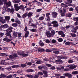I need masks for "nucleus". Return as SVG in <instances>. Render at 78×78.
Returning a JSON list of instances; mask_svg holds the SVG:
<instances>
[{
  "label": "nucleus",
  "instance_id": "nucleus-46",
  "mask_svg": "<svg viewBox=\"0 0 78 78\" xmlns=\"http://www.w3.org/2000/svg\"><path fill=\"white\" fill-rule=\"evenodd\" d=\"M39 19L41 20H44V17L43 16L40 17L39 18Z\"/></svg>",
  "mask_w": 78,
  "mask_h": 78
},
{
  "label": "nucleus",
  "instance_id": "nucleus-44",
  "mask_svg": "<svg viewBox=\"0 0 78 78\" xmlns=\"http://www.w3.org/2000/svg\"><path fill=\"white\" fill-rule=\"evenodd\" d=\"M46 52L49 53L50 52H51V50H50V49H47L46 50Z\"/></svg>",
  "mask_w": 78,
  "mask_h": 78
},
{
  "label": "nucleus",
  "instance_id": "nucleus-12",
  "mask_svg": "<svg viewBox=\"0 0 78 78\" xmlns=\"http://www.w3.org/2000/svg\"><path fill=\"white\" fill-rule=\"evenodd\" d=\"M28 14V13L26 12L22 16V17L23 19H25L26 17L27 16V14Z\"/></svg>",
  "mask_w": 78,
  "mask_h": 78
},
{
  "label": "nucleus",
  "instance_id": "nucleus-41",
  "mask_svg": "<svg viewBox=\"0 0 78 78\" xmlns=\"http://www.w3.org/2000/svg\"><path fill=\"white\" fill-rule=\"evenodd\" d=\"M17 24L16 23H15L12 24V26H13V27H17Z\"/></svg>",
  "mask_w": 78,
  "mask_h": 78
},
{
  "label": "nucleus",
  "instance_id": "nucleus-57",
  "mask_svg": "<svg viewBox=\"0 0 78 78\" xmlns=\"http://www.w3.org/2000/svg\"><path fill=\"white\" fill-rule=\"evenodd\" d=\"M61 74H55V76H60Z\"/></svg>",
  "mask_w": 78,
  "mask_h": 78
},
{
  "label": "nucleus",
  "instance_id": "nucleus-8",
  "mask_svg": "<svg viewBox=\"0 0 78 78\" xmlns=\"http://www.w3.org/2000/svg\"><path fill=\"white\" fill-rule=\"evenodd\" d=\"M45 34H46V35H47L48 37H51V35L50 33V31H46V32H45Z\"/></svg>",
  "mask_w": 78,
  "mask_h": 78
},
{
  "label": "nucleus",
  "instance_id": "nucleus-60",
  "mask_svg": "<svg viewBox=\"0 0 78 78\" xmlns=\"http://www.w3.org/2000/svg\"><path fill=\"white\" fill-rule=\"evenodd\" d=\"M69 11H73V9L72 8H70L69 9Z\"/></svg>",
  "mask_w": 78,
  "mask_h": 78
},
{
  "label": "nucleus",
  "instance_id": "nucleus-39",
  "mask_svg": "<svg viewBox=\"0 0 78 78\" xmlns=\"http://www.w3.org/2000/svg\"><path fill=\"white\" fill-rule=\"evenodd\" d=\"M26 76L27 77H28V78H33V76L31 75H27Z\"/></svg>",
  "mask_w": 78,
  "mask_h": 78
},
{
  "label": "nucleus",
  "instance_id": "nucleus-30",
  "mask_svg": "<svg viewBox=\"0 0 78 78\" xmlns=\"http://www.w3.org/2000/svg\"><path fill=\"white\" fill-rule=\"evenodd\" d=\"M30 31H32V32H36L37 30L36 29H32L30 30Z\"/></svg>",
  "mask_w": 78,
  "mask_h": 78
},
{
  "label": "nucleus",
  "instance_id": "nucleus-7",
  "mask_svg": "<svg viewBox=\"0 0 78 78\" xmlns=\"http://www.w3.org/2000/svg\"><path fill=\"white\" fill-rule=\"evenodd\" d=\"M0 22H1L2 23H6V20L3 19V17H2L0 18Z\"/></svg>",
  "mask_w": 78,
  "mask_h": 78
},
{
  "label": "nucleus",
  "instance_id": "nucleus-53",
  "mask_svg": "<svg viewBox=\"0 0 78 78\" xmlns=\"http://www.w3.org/2000/svg\"><path fill=\"white\" fill-rule=\"evenodd\" d=\"M48 76V74H44V78H46V77H47Z\"/></svg>",
  "mask_w": 78,
  "mask_h": 78
},
{
  "label": "nucleus",
  "instance_id": "nucleus-34",
  "mask_svg": "<svg viewBox=\"0 0 78 78\" xmlns=\"http://www.w3.org/2000/svg\"><path fill=\"white\" fill-rule=\"evenodd\" d=\"M53 53L55 54H59V51H53Z\"/></svg>",
  "mask_w": 78,
  "mask_h": 78
},
{
  "label": "nucleus",
  "instance_id": "nucleus-3",
  "mask_svg": "<svg viewBox=\"0 0 78 78\" xmlns=\"http://www.w3.org/2000/svg\"><path fill=\"white\" fill-rule=\"evenodd\" d=\"M13 56L11 55H10L9 56V58L10 59H16V58L17 57V54H14L13 55Z\"/></svg>",
  "mask_w": 78,
  "mask_h": 78
},
{
  "label": "nucleus",
  "instance_id": "nucleus-49",
  "mask_svg": "<svg viewBox=\"0 0 78 78\" xmlns=\"http://www.w3.org/2000/svg\"><path fill=\"white\" fill-rule=\"evenodd\" d=\"M71 35L72 37H76V34H71Z\"/></svg>",
  "mask_w": 78,
  "mask_h": 78
},
{
  "label": "nucleus",
  "instance_id": "nucleus-43",
  "mask_svg": "<svg viewBox=\"0 0 78 78\" xmlns=\"http://www.w3.org/2000/svg\"><path fill=\"white\" fill-rule=\"evenodd\" d=\"M16 22L19 25H20L21 24V22H20V21L19 20H17L16 21Z\"/></svg>",
  "mask_w": 78,
  "mask_h": 78
},
{
  "label": "nucleus",
  "instance_id": "nucleus-61",
  "mask_svg": "<svg viewBox=\"0 0 78 78\" xmlns=\"http://www.w3.org/2000/svg\"><path fill=\"white\" fill-rule=\"evenodd\" d=\"M11 11V9H10L8 8L7 9V10H6L7 12H9V11Z\"/></svg>",
  "mask_w": 78,
  "mask_h": 78
},
{
  "label": "nucleus",
  "instance_id": "nucleus-25",
  "mask_svg": "<svg viewBox=\"0 0 78 78\" xmlns=\"http://www.w3.org/2000/svg\"><path fill=\"white\" fill-rule=\"evenodd\" d=\"M19 67V66L17 65H14L12 66V68H17Z\"/></svg>",
  "mask_w": 78,
  "mask_h": 78
},
{
  "label": "nucleus",
  "instance_id": "nucleus-13",
  "mask_svg": "<svg viewBox=\"0 0 78 78\" xmlns=\"http://www.w3.org/2000/svg\"><path fill=\"white\" fill-rule=\"evenodd\" d=\"M1 27H2V28H7L9 27V26L8 24H5L4 25H2Z\"/></svg>",
  "mask_w": 78,
  "mask_h": 78
},
{
  "label": "nucleus",
  "instance_id": "nucleus-22",
  "mask_svg": "<svg viewBox=\"0 0 78 78\" xmlns=\"http://www.w3.org/2000/svg\"><path fill=\"white\" fill-rule=\"evenodd\" d=\"M22 56L23 57H27L28 56V54H26L25 53H23V54L22 55Z\"/></svg>",
  "mask_w": 78,
  "mask_h": 78
},
{
  "label": "nucleus",
  "instance_id": "nucleus-9",
  "mask_svg": "<svg viewBox=\"0 0 78 78\" xmlns=\"http://www.w3.org/2000/svg\"><path fill=\"white\" fill-rule=\"evenodd\" d=\"M29 33L30 32H29V31H25V37H26V38L28 36Z\"/></svg>",
  "mask_w": 78,
  "mask_h": 78
},
{
  "label": "nucleus",
  "instance_id": "nucleus-51",
  "mask_svg": "<svg viewBox=\"0 0 78 78\" xmlns=\"http://www.w3.org/2000/svg\"><path fill=\"white\" fill-rule=\"evenodd\" d=\"M56 40L53 39L52 40V43H53V44H55V43H56Z\"/></svg>",
  "mask_w": 78,
  "mask_h": 78
},
{
  "label": "nucleus",
  "instance_id": "nucleus-20",
  "mask_svg": "<svg viewBox=\"0 0 78 78\" xmlns=\"http://www.w3.org/2000/svg\"><path fill=\"white\" fill-rule=\"evenodd\" d=\"M72 75H76V74H78V71H75L72 72Z\"/></svg>",
  "mask_w": 78,
  "mask_h": 78
},
{
  "label": "nucleus",
  "instance_id": "nucleus-27",
  "mask_svg": "<svg viewBox=\"0 0 78 78\" xmlns=\"http://www.w3.org/2000/svg\"><path fill=\"white\" fill-rule=\"evenodd\" d=\"M14 3H19L20 2V0H15L13 1Z\"/></svg>",
  "mask_w": 78,
  "mask_h": 78
},
{
  "label": "nucleus",
  "instance_id": "nucleus-6",
  "mask_svg": "<svg viewBox=\"0 0 78 78\" xmlns=\"http://www.w3.org/2000/svg\"><path fill=\"white\" fill-rule=\"evenodd\" d=\"M12 29H13V28L12 27H9L8 29L6 30L5 31H7V32H8V33H11V32H12Z\"/></svg>",
  "mask_w": 78,
  "mask_h": 78
},
{
  "label": "nucleus",
  "instance_id": "nucleus-2",
  "mask_svg": "<svg viewBox=\"0 0 78 78\" xmlns=\"http://www.w3.org/2000/svg\"><path fill=\"white\" fill-rule=\"evenodd\" d=\"M51 23L53 24L54 25L53 27H55V28H57L59 26V23H58L56 21H53Z\"/></svg>",
  "mask_w": 78,
  "mask_h": 78
},
{
  "label": "nucleus",
  "instance_id": "nucleus-42",
  "mask_svg": "<svg viewBox=\"0 0 78 78\" xmlns=\"http://www.w3.org/2000/svg\"><path fill=\"white\" fill-rule=\"evenodd\" d=\"M21 66L22 67H26L27 66V65L25 64H22L21 65Z\"/></svg>",
  "mask_w": 78,
  "mask_h": 78
},
{
  "label": "nucleus",
  "instance_id": "nucleus-28",
  "mask_svg": "<svg viewBox=\"0 0 78 78\" xmlns=\"http://www.w3.org/2000/svg\"><path fill=\"white\" fill-rule=\"evenodd\" d=\"M63 33L64 32H63L62 31H60L58 32V34L59 35H61L63 34Z\"/></svg>",
  "mask_w": 78,
  "mask_h": 78
},
{
  "label": "nucleus",
  "instance_id": "nucleus-1",
  "mask_svg": "<svg viewBox=\"0 0 78 78\" xmlns=\"http://www.w3.org/2000/svg\"><path fill=\"white\" fill-rule=\"evenodd\" d=\"M18 5H19V4H16L14 5L15 10L16 11H18L20 9L21 10H23V11H25V8L23 5H21L20 6H18Z\"/></svg>",
  "mask_w": 78,
  "mask_h": 78
},
{
  "label": "nucleus",
  "instance_id": "nucleus-50",
  "mask_svg": "<svg viewBox=\"0 0 78 78\" xmlns=\"http://www.w3.org/2000/svg\"><path fill=\"white\" fill-rule=\"evenodd\" d=\"M69 63H72L73 62V61L72 60H70L68 61Z\"/></svg>",
  "mask_w": 78,
  "mask_h": 78
},
{
  "label": "nucleus",
  "instance_id": "nucleus-47",
  "mask_svg": "<svg viewBox=\"0 0 78 78\" xmlns=\"http://www.w3.org/2000/svg\"><path fill=\"white\" fill-rule=\"evenodd\" d=\"M16 14L17 15V17H18L20 18H21V16H20V14L18 13H16Z\"/></svg>",
  "mask_w": 78,
  "mask_h": 78
},
{
  "label": "nucleus",
  "instance_id": "nucleus-14",
  "mask_svg": "<svg viewBox=\"0 0 78 78\" xmlns=\"http://www.w3.org/2000/svg\"><path fill=\"white\" fill-rule=\"evenodd\" d=\"M69 69H74L76 68V66L75 65H72L70 66V67H69Z\"/></svg>",
  "mask_w": 78,
  "mask_h": 78
},
{
  "label": "nucleus",
  "instance_id": "nucleus-26",
  "mask_svg": "<svg viewBox=\"0 0 78 78\" xmlns=\"http://www.w3.org/2000/svg\"><path fill=\"white\" fill-rule=\"evenodd\" d=\"M58 41L59 42H62L63 41V39H62V38H60L58 39Z\"/></svg>",
  "mask_w": 78,
  "mask_h": 78
},
{
  "label": "nucleus",
  "instance_id": "nucleus-52",
  "mask_svg": "<svg viewBox=\"0 0 78 78\" xmlns=\"http://www.w3.org/2000/svg\"><path fill=\"white\" fill-rule=\"evenodd\" d=\"M27 30H28V27H25L24 29V31H28Z\"/></svg>",
  "mask_w": 78,
  "mask_h": 78
},
{
  "label": "nucleus",
  "instance_id": "nucleus-63",
  "mask_svg": "<svg viewBox=\"0 0 78 78\" xmlns=\"http://www.w3.org/2000/svg\"><path fill=\"white\" fill-rule=\"evenodd\" d=\"M64 20V19H62L61 20H60L59 22L60 23H61L62 22H63Z\"/></svg>",
  "mask_w": 78,
  "mask_h": 78
},
{
  "label": "nucleus",
  "instance_id": "nucleus-5",
  "mask_svg": "<svg viewBox=\"0 0 78 78\" xmlns=\"http://www.w3.org/2000/svg\"><path fill=\"white\" fill-rule=\"evenodd\" d=\"M64 75L66 76H67L69 78H72V75L69 73H67L64 74Z\"/></svg>",
  "mask_w": 78,
  "mask_h": 78
},
{
  "label": "nucleus",
  "instance_id": "nucleus-62",
  "mask_svg": "<svg viewBox=\"0 0 78 78\" xmlns=\"http://www.w3.org/2000/svg\"><path fill=\"white\" fill-rule=\"evenodd\" d=\"M46 66H47V67H51V65L50 64H46Z\"/></svg>",
  "mask_w": 78,
  "mask_h": 78
},
{
  "label": "nucleus",
  "instance_id": "nucleus-31",
  "mask_svg": "<svg viewBox=\"0 0 78 78\" xmlns=\"http://www.w3.org/2000/svg\"><path fill=\"white\" fill-rule=\"evenodd\" d=\"M0 76H1V77H2L3 78H5L6 76V75L3 74H2L0 75Z\"/></svg>",
  "mask_w": 78,
  "mask_h": 78
},
{
  "label": "nucleus",
  "instance_id": "nucleus-32",
  "mask_svg": "<svg viewBox=\"0 0 78 78\" xmlns=\"http://www.w3.org/2000/svg\"><path fill=\"white\" fill-rule=\"evenodd\" d=\"M77 30L76 29V28H74L73 30H72L73 32L74 33H76V31Z\"/></svg>",
  "mask_w": 78,
  "mask_h": 78
},
{
  "label": "nucleus",
  "instance_id": "nucleus-16",
  "mask_svg": "<svg viewBox=\"0 0 78 78\" xmlns=\"http://www.w3.org/2000/svg\"><path fill=\"white\" fill-rule=\"evenodd\" d=\"M73 44L72 42H67L65 44L66 45H71V44Z\"/></svg>",
  "mask_w": 78,
  "mask_h": 78
},
{
  "label": "nucleus",
  "instance_id": "nucleus-29",
  "mask_svg": "<svg viewBox=\"0 0 78 78\" xmlns=\"http://www.w3.org/2000/svg\"><path fill=\"white\" fill-rule=\"evenodd\" d=\"M8 0H2V2H4L5 5H6L7 3Z\"/></svg>",
  "mask_w": 78,
  "mask_h": 78
},
{
  "label": "nucleus",
  "instance_id": "nucleus-37",
  "mask_svg": "<svg viewBox=\"0 0 78 78\" xmlns=\"http://www.w3.org/2000/svg\"><path fill=\"white\" fill-rule=\"evenodd\" d=\"M47 17V21H48L50 22V17L49 16H46Z\"/></svg>",
  "mask_w": 78,
  "mask_h": 78
},
{
  "label": "nucleus",
  "instance_id": "nucleus-17",
  "mask_svg": "<svg viewBox=\"0 0 78 78\" xmlns=\"http://www.w3.org/2000/svg\"><path fill=\"white\" fill-rule=\"evenodd\" d=\"M26 71L27 72H34V70H33L32 69H29L26 70Z\"/></svg>",
  "mask_w": 78,
  "mask_h": 78
},
{
  "label": "nucleus",
  "instance_id": "nucleus-23",
  "mask_svg": "<svg viewBox=\"0 0 78 78\" xmlns=\"http://www.w3.org/2000/svg\"><path fill=\"white\" fill-rule=\"evenodd\" d=\"M32 15H33L32 13L30 12L27 14V16L28 17H31Z\"/></svg>",
  "mask_w": 78,
  "mask_h": 78
},
{
  "label": "nucleus",
  "instance_id": "nucleus-56",
  "mask_svg": "<svg viewBox=\"0 0 78 78\" xmlns=\"http://www.w3.org/2000/svg\"><path fill=\"white\" fill-rule=\"evenodd\" d=\"M43 73L44 74H48V72L47 71H43Z\"/></svg>",
  "mask_w": 78,
  "mask_h": 78
},
{
  "label": "nucleus",
  "instance_id": "nucleus-21",
  "mask_svg": "<svg viewBox=\"0 0 78 78\" xmlns=\"http://www.w3.org/2000/svg\"><path fill=\"white\" fill-rule=\"evenodd\" d=\"M3 9V11H2V14H4L5 12L6 11V8L5 7H4L2 8Z\"/></svg>",
  "mask_w": 78,
  "mask_h": 78
},
{
  "label": "nucleus",
  "instance_id": "nucleus-11",
  "mask_svg": "<svg viewBox=\"0 0 78 78\" xmlns=\"http://www.w3.org/2000/svg\"><path fill=\"white\" fill-rule=\"evenodd\" d=\"M5 20L6 21H9L10 20V16H6L5 17Z\"/></svg>",
  "mask_w": 78,
  "mask_h": 78
},
{
  "label": "nucleus",
  "instance_id": "nucleus-58",
  "mask_svg": "<svg viewBox=\"0 0 78 78\" xmlns=\"http://www.w3.org/2000/svg\"><path fill=\"white\" fill-rule=\"evenodd\" d=\"M57 48H53L51 49V51H57Z\"/></svg>",
  "mask_w": 78,
  "mask_h": 78
},
{
  "label": "nucleus",
  "instance_id": "nucleus-4",
  "mask_svg": "<svg viewBox=\"0 0 78 78\" xmlns=\"http://www.w3.org/2000/svg\"><path fill=\"white\" fill-rule=\"evenodd\" d=\"M52 17L54 18H56L58 16V13L55 12H53L52 14Z\"/></svg>",
  "mask_w": 78,
  "mask_h": 78
},
{
  "label": "nucleus",
  "instance_id": "nucleus-35",
  "mask_svg": "<svg viewBox=\"0 0 78 78\" xmlns=\"http://www.w3.org/2000/svg\"><path fill=\"white\" fill-rule=\"evenodd\" d=\"M17 54H18V55H20V56H22L23 53L21 52H18L17 53Z\"/></svg>",
  "mask_w": 78,
  "mask_h": 78
},
{
  "label": "nucleus",
  "instance_id": "nucleus-19",
  "mask_svg": "<svg viewBox=\"0 0 78 78\" xmlns=\"http://www.w3.org/2000/svg\"><path fill=\"white\" fill-rule=\"evenodd\" d=\"M61 5L63 7H64V8H67L68 6L67 5L63 3H61Z\"/></svg>",
  "mask_w": 78,
  "mask_h": 78
},
{
  "label": "nucleus",
  "instance_id": "nucleus-33",
  "mask_svg": "<svg viewBox=\"0 0 78 78\" xmlns=\"http://www.w3.org/2000/svg\"><path fill=\"white\" fill-rule=\"evenodd\" d=\"M13 37H16L17 36V34H16V33H13Z\"/></svg>",
  "mask_w": 78,
  "mask_h": 78
},
{
  "label": "nucleus",
  "instance_id": "nucleus-38",
  "mask_svg": "<svg viewBox=\"0 0 78 78\" xmlns=\"http://www.w3.org/2000/svg\"><path fill=\"white\" fill-rule=\"evenodd\" d=\"M73 20H74V21H77V22H78V17L74 18H73Z\"/></svg>",
  "mask_w": 78,
  "mask_h": 78
},
{
  "label": "nucleus",
  "instance_id": "nucleus-18",
  "mask_svg": "<svg viewBox=\"0 0 78 78\" xmlns=\"http://www.w3.org/2000/svg\"><path fill=\"white\" fill-rule=\"evenodd\" d=\"M60 12H62L61 14V16H65V13H64V12H62V10H60Z\"/></svg>",
  "mask_w": 78,
  "mask_h": 78
},
{
  "label": "nucleus",
  "instance_id": "nucleus-59",
  "mask_svg": "<svg viewBox=\"0 0 78 78\" xmlns=\"http://www.w3.org/2000/svg\"><path fill=\"white\" fill-rule=\"evenodd\" d=\"M46 17H48V16L50 15V13H47L46 14Z\"/></svg>",
  "mask_w": 78,
  "mask_h": 78
},
{
  "label": "nucleus",
  "instance_id": "nucleus-48",
  "mask_svg": "<svg viewBox=\"0 0 78 78\" xmlns=\"http://www.w3.org/2000/svg\"><path fill=\"white\" fill-rule=\"evenodd\" d=\"M69 70H70V68H68L66 69H64V71H69Z\"/></svg>",
  "mask_w": 78,
  "mask_h": 78
},
{
  "label": "nucleus",
  "instance_id": "nucleus-45",
  "mask_svg": "<svg viewBox=\"0 0 78 78\" xmlns=\"http://www.w3.org/2000/svg\"><path fill=\"white\" fill-rule=\"evenodd\" d=\"M62 12H64V13H66V12H67V11H66V9H63Z\"/></svg>",
  "mask_w": 78,
  "mask_h": 78
},
{
  "label": "nucleus",
  "instance_id": "nucleus-64",
  "mask_svg": "<svg viewBox=\"0 0 78 78\" xmlns=\"http://www.w3.org/2000/svg\"><path fill=\"white\" fill-rule=\"evenodd\" d=\"M45 42L46 43H49V42H50V40H49L47 39L46 40Z\"/></svg>",
  "mask_w": 78,
  "mask_h": 78
},
{
  "label": "nucleus",
  "instance_id": "nucleus-40",
  "mask_svg": "<svg viewBox=\"0 0 78 78\" xmlns=\"http://www.w3.org/2000/svg\"><path fill=\"white\" fill-rule=\"evenodd\" d=\"M61 61H62V60L61 59H58L55 61L56 62H61Z\"/></svg>",
  "mask_w": 78,
  "mask_h": 78
},
{
  "label": "nucleus",
  "instance_id": "nucleus-36",
  "mask_svg": "<svg viewBox=\"0 0 78 78\" xmlns=\"http://www.w3.org/2000/svg\"><path fill=\"white\" fill-rule=\"evenodd\" d=\"M45 51V50L42 48H41L40 49L39 51H41V52H43V51Z\"/></svg>",
  "mask_w": 78,
  "mask_h": 78
},
{
  "label": "nucleus",
  "instance_id": "nucleus-55",
  "mask_svg": "<svg viewBox=\"0 0 78 78\" xmlns=\"http://www.w3.org/2000/svg\"><path fill=\"white\" fill-rule=\"evenodd\" d=\"M11 34L9 33L8 32L5 34V35H6V36H9Z\"/></svg>",
  "mask_w": 78,
  "mask_h": 78
},
{
  "label": "nucleus",
  "instance_id": "nucleus-54",
  "mask_svg": "<svg viewBox=\"0 0 78 78\" xmlns=\"http://www.w3.org/2000/svg\"><path fill=\"white\" fill-rule=\"evenodd\" d=\"M10 12H14V9H10Z\"/></svg>",
  "mask_w": 78,
  "mask_h": 78
},
{
  "label": "nucleus",
  "instance_id": "nucleus-15",
  "mask_svg": "<svg viewBox=\"0 0 78 78\" xmlns=\"http://www.w3.org/2000/svg\"><path fill=\"white\" fill-rule=\"evenodd\" d=\"M6 6H11V2L10 1H9L8 2H7V4H6Z\"/></svg>",
  "mask_w": 78,
  "mask_h": 78
},
{
  "label": "nucleus",
  "instance_id": "nucleus-10",
  "mask_svg": "<svg viewBox=\"0 0 78 78\" xmlns=\"http://www.w3.org/2000/svg\"><path fill=\"white\" fill-rule=\"evenodd\" d=\"M55 31L52 30L50 33L51 34V37H53L54 36V35H55Z\"/></svg>",
  "mask_w": 78,
  "mask_h": 78
},
{
  "label": "nucleus",
  "instance_id": "nucleus-24",
  "mask_svg": "<svg viewBox=\"0 0 78 78\" xmlns=\"http://www.w3.org/2000/svg\"><path fill=\"white\" fill-rule=\"evenodd\" d=\"M72 14L70 13H68L67 15V17H71L72 16Z\"/></svg>",
  "mask_w": 78,
  "mask_h": 78
}]
</instances>
